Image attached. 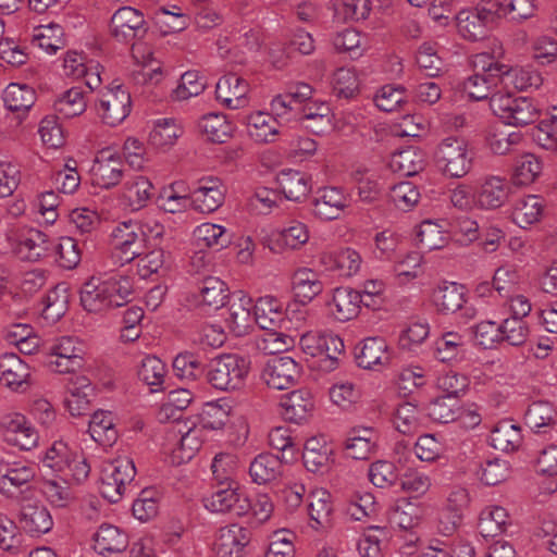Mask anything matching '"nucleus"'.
Here are the masks:
<instances>
[{
	"label": "nucleus",
	"instance_id": "nucleus-1",
	"mask_svg": "<svg viewBox=\"0 0 557 557\" xmlns=\"http://www.w3.org/2000/svg\"><path fill=\"white\" fill-rule=\"evenodd\" d=\"M133 294L128 276L113 274L104 281L91 277L81 288V304L89 312H102L126 305Z\"/></svg>",
	"mask_w": 557,
	"mask_h": 557
},
{
	"label": "nucleus",
	"instance_id": "nucleus-2",
	"mask_svg": "<svg viewBox=\"0 0 557 557\" xmlns=\"http://www.w3.org/2000/svg\"><path fill=\"white\" fill-rule=\"evenodd\" d=\"M250 362L237 354H224L211 360L206 377L219 391H234L244 385Z\"/></svg>",
	"mask_w": 557,
	"mask_h": 557
},
{
	"label": "nucleus",
	"instance_id": "nucleus-3",
	"mask_svg": "<svg viewBox=\"0 0 557 557\" xmlns=\"http://www.w3.org/2000/svg\"><path fill=\"white\" fill-rule=\"evenodd\" d=\"M36 476L35 467L18 461L10 453L0 449V493L7 498L25 499L30 482Z\"/></svg>",
	"mask_w": 557,
	"mask_h": 557
},
{
	"label": "nucleus",
	"instance_id": "nucleus-4",
	"mask_svg": "<svg viewBox=\"0 0 557 557\" xmlns=\"http://www.w3.org/2000/svg\"><path fill=\"white\" fill-rule=\"evenodd\" d=\"M493 113L504 123L512 126H525L539 116V109L533 100L510 94L494 92L490 99Z\"/></svg>",
	"mask_w": 557,
	"mask_h": 557
},
{
	"label": "nucleus",
	"instance_id": "nucleus-5",
	"mask_svg": "<svg viewBox=\"0 0 557 557\" xmlns=\"http://www.w3.org/2000/svg\"><path fill=\"white\" fill-rule=\"evenodd\" d=\"M136 475L134 461L128 457H120L110 462L103 470L100 493L110 503H117Z\"/></svg>",
	"mask_w": 557,
	"mask_h": 557
},
{
	"label": "nucleus",
	"instance_id": "nucleus-6",
	"mask_svg": "<svg viewBox=\"0 0 557 557\" xmlns=\"http://www.w3.org/2000/svg\"><path fill=\"white\" fill-rule=\"evenodd\" d=\"M438 169L450 177H463L471 169V158L462 139L448 137L443 139L435 152Z\"/></svg>",
	"mask_w": 557,
	"mask_h": 557
},
{
	"label": "nucleus",
	"instance_id": "nucleus-7",
	"mask_svg": "<svg viewBox=\"0 0 557 557\" xmlns=\"http://www.w3.org/2000/svg\"><path fill=\"white\" fill-rule=\"evenodd\" d=\"M96 110L102 122L110 126L121 124L131 113V94L122 85L100 90Z\"/></svg>",
	"mask_w": 557,
	"mask_h": 557
},
{
	"label": "nucleus",
	"instance_id": "nucleus-8",
	"mask_svg": "<svg viewBox=\"0 0 557 557\" xmlns=\"http://www.w3.org/2000/svg\"><path fill=\"white\" fill-rule=\"evenodd\" d=\"M112 248L114 256L122 264L129 263L140 257L145 243L138 221L120 222L112 231Z\"/></svg>",
	"mask_w": 557,
	"mask_h": 557
},
{
	"label": "nucleus",
	"instance_id": "nucleus-9",
	"mask_svg": "<svg viewBox=\"0 0 557 557\" xmlns=\"http://www.w3.org/2000/svg\"><path fill=\"white\" fill-rule=\"evenodd\" d=\"M92 184L111 189L119 185L125 176V165L122 158L110 149L101 150L90 169Z\"/></svg>",
	"mask_w": 557,
	"mask_h": 557
},
{
	"label": "nucleus",
	"instance_id": "nucleus-10",
	"mask_svg": "<svg viewBox=\"0 0 557 557\" xmlns=\"http://www.w3.org/2000/svg\"><path fill=\"white\" fill-rule=\"evenodd\" d=\"M301 367L289 356H274L269 359L261 372L263 382L273 389H286L300 376Z\"/></svg>",
	"mask_w": 557,
	"mask_h": 557
},
{
	"label": "nucleus",
	"instance_id": "nucleus-11",
	"mask_svg": "<svg viewBox=\"0 0 557 557\" xmlns=\"http://www.w3.org/2000/svg\"><path fill=\"white\" fill-rule=\"evenodd\" d=\"M1 425L8 443L17 446L22 450H30L37 446L38 432L22 413L12 412L3 416Z\"/></svg>",
	"mask_w": 557,
	"mask_h": 557
},
{
	"label": "nucleus",
	"instance_id": "nucleus-12",
	"mask_svg": "<svg viewBox=\"0 0 557 557\" xmlns=\"http://www.w3.org/2000/svg\"><path fill=\"white\" fill-rule=\"evenodd\" d=\"M205 507L211 512H230L242 517L249 512V498L231 485L220 487L203 498Z\"/></svg>",
	"mask_w": 557,
	"mask_h": 557
},
{
	"label": "nucleus",
	"instance_id": "nucleus-13",
	"mask_svg": "<svg viewBox=\"0 0 557 557\" xmlns=\"http://www.w3.org/2000/svg\"><path fill=\"white\" fill-rule=\"evenodd\" d=\"M225 190V186L218 177L200 178L190 195L194 209L201 213L214 212L223 205Z\"/></svg>",
	"mask_w": 557,
	"mask_h": 557
},
{
	"label": "nucleus",
	"instance_id": "nucleus-14",
	"mask_svg": "<svg viewBox=\"0 0 557 557\" xmlns=\"http://www.w3.org/2000/svg\"><path fill=\"white\" fill-rule=\"evenodd\" d=\"M348 207V198L341 188H319L311 200V212L321 221H333L341 218Z\"/></svg>",
	"mask_w": 557,
	"mask_h": 557
},
{
	"label": "nucleus",
	"instance_id": "nucleus-15",
	"mask_svg": "<svg viewBox=\"0 0 557 557\" xmlns=\"http://www.w3.org/2000/svg\"><path fill=\"white\" fill-rule=\"evenodd\" d=\"M433 357L448 364H458L465 361L469 354V342L466 335L456 331L443 332L433 342Z\"/></svg>",
	"mask_w": 557,
	"mask_h": 557
},
{
	"label": "nucleus",
	"instance_id": "nucleus-16",
	"mask_svg": "<svg viewBox=\"0 0 557 557\" xmlns=\"http://www.w3.org/2000/svg\"><path fill=\"white\" fill-rule=\"evenodd\" d=\"M248 82L235 73L223 75L216 83V100L226 109L237 110L248 104Z\"/></svg>",
	"mask_w": 557,
	"mask_h": 557
},
{
	"label": "nucleus",
	"instance_id": "nucleus-17",
	"mask_svg": "<svg viewBox=\"0 0 557 557\" xmlns=\"http://www.w3.org/2000/svg\"><path fill=\"white\" fill-rule=\"evenodd\" d=\"M14 249L20 259L37 262L50 256L53 242L40 230L29 228L18 235Z\"/></svg>",
	"mask_w": 557,
	"mask_h": 557
},
{
	"label": "nucleus",
	"instance_id": "nucleus-18",
	"mask_svg": "<svg viewBox=\"0 0 557 557\" xmlns=\"http://www.w3.org/2000/svg\"><path fill=\"white\" fill-rule=\"evenodd\" d=\"M250 542V531L233 523L219 530L214 547L221 557H242Z\"/></svg>",
	"mask_w": 557,
	"mask_h": 557
},
{
	"label": "nucleus",
	"instance_id": "nucleus-19",
	"mask_svg": "<svg viewBox=\"0 0 557 557\" xmlns=\"http://www.w3.org/2000/svg\"><path fill=\"white\" fill-rule=\"evenodd\" d=\"M30 371L16 354L5 352L0 356V381L14 392H24L29 386Z\"/></svg>",
	"mask_w": 557,
	"mask_h": 557
},
{
	"label": "nucleus",
	"instance_id": "nucleus-20",
	"mask_svg": "<svg viewBox=\"0 0 557 557\" xmlns=\"http://www.w3.org/2000/svg\"><path fill=\"white\" fill-rule=\"evenodd\" d=\"M361 305L370 304L362 299L361 292L350 287H337L333 292L332 301L329 304L333 317L341 322L349 321L359 314Z\"/></svg>",
	"mask_w": 557,
	"mask_h": 557
},
{
	"label": "nucleus",
	"instance_id": "nucleus-21",
	"mask_svg": "<svg viewBox=\"0 0 557 557\" xmlns=\"http://www.w3.org/2000/svg\"><path fill=\"white\" fill-rule=\"evenodd\" d=\"M281 416L289 422L301 423L307 420L314 408L312 394L305 388L296 389L282 396Z\"/></svg>",
	"mask_w": 557,
	"mask_h": 557
},
{
	"label": "nucleus",
	"instance_id": "nucleus-22",
	"mask_svg": "<svg viewBox=\"0 0 557 557\" xmlns=\"http://www.w3.org/2000/svg\"><path fill=\"white\" fill-rule=\"evenodd\" d=\"M356 360L360 368L379 370L389 363L388 345L383 337H368L356 351Z\"/></svg>",
	"mask_w": 557,
	"mask_h": 557
},
{
	"label": "nucleus",
	"instance_id": "nucleus-23",
	"mask_svg": "<svg viewBox=\"0 0 557 557\" xmlns=\"http://www.w3.org/2000/svg\"><path fill=\"white\" fill-rule=\"evenodd\" d=\"M144 25L143 13L132 7L120 8L111 17L112 35L123 41L135 38Z\"/></svg>",
	"mask_w": 557,
	"mask_h": 557
},
{
	"label": "nucleus",
	"instance_id": "nucleus-24",
	"mask_svg": "<svg viewBox=\"0 0 557 557\" xmlns=\"http://www.w3.org/2000/svg\"><path fill=\"white\" fill-rule=\"evenodd\" d=\"M18 521L21 528L32 536L48 533L53 527L49 510L40 504H26L21 507Z\"/></svg>",
	"mask_w": 557,
	"mask_h": 557
},
{
	"label": "nucleus",
	"instance_id": "nucleus-25",
	"mask_svg": "<svg viewBox=\"0 0 557 557\" xmlns=\"http://www.w3.org/2000/svg\"><path fill=\"white\" fill-rule=\"evenodd\" d=\"M252 308V299L243 293H239L237 300L232 302L226 322L236 336L248 334L256 324Z\"/></svg>",
	"mask_w": 557,
	"mask_h": 557
},
{
	"label": "nucleus",
	"instance_id": "nucleus-26",
	"mask_svg": "<svg viewBox=\"0 0 557 557\" xmlns=\"http://www.w3.org/2000/svg\"><path fill=\"white\" fill-rule=\"evenodd\" d=\"M249 137L259 144L272 143L278 134L280 122L271 113L256 111L244 120Z\"/></svg>",
	"mask_w": 557,
	"mask_h": 557
},
{
	"label": "nucleus",
	"instance_id": "nucleus-27",
	"mask_svg": "<svg viewBox=\"0 0 557 557\" xmlns=\"http://www.w3.org/2000/svg\"><path fill=\"white\" fill-rule=\"evenodd\" d=\"M256 324L262 330L274 331L285 321L283 304L274 296L259 297L253 305Z\"/></svg>",
	"mask_w": 557,
	"mask_h": 557
},
{
	"label": "nucleus",
	"instance_id": "nucleus-28",
	"mask_svg": "<svg viewBox=\"0 0 557 557\" xmlns=\"http://www.w3.org/2000/svg\"><path fill=\"white\" fill-rule=\"evenodd\" d=\"M94 548L102 555L122 553L128 545L127 534L113 524L103 523L94 534Z\"/></svg>",
	"mask_w": 557,
	"mask_h": 557
},
{
	"label": "nucleus",
	"instance_id": "nucleus-29",
	"mask_svg": "<svg viewBox=\"0 0 557 557\" xmlns=\"http://www.w3.org/2000/svg\"><path fill=\"white\" fill-rule=\"evenodd\" d=\"M292 288L301 304H308L323 292L324 285L318 272L300 268L292 276Z\"/></svg>",
	"mask_w": 557,
	"mask_h": 557
},
{
	"label": "nucleus",
	"instance_id": "nucleus-30",
	"mask_svg": "<svg viewBox=\"0 0 557 557\" xmlns=\"http://www.w3.org/2000/svg\"><path fill=\"white\" fill-rule=\"evenodd\" d=\"M466 287L455 282H443L433 290L432 300L443 314L456 313L465 302Z\"/></svg>",
	"mask_w": 557,
	"mask_h": 557
},
{
	"label": "nucleus",
	"instance_id": "nucleus-31",
	"mask_svg": "<svg viewBox=\"0 0 557 557\" xmlns=\"http://www.w3.org/2000/svg\"><path fill=\"white\" fill-rule=\"evenodd\" d=\"M168 369L165 363L153 355H146L137 366L139 381L149 386L150 392L157 393L164 388Z\"/></svg>",
	"mask_w": 557,
	"mask_h": 557
},
{
	"label": "nucleus",
	"instance_id": "nucleus-32",
	"mask_svg": "<svg viewBox=\"0 0 557 557\" xmlns=\"http://www.w3.org/2000/svg\"><path fill=\"white\" fill-rule=\"evenodd\" d=\"M228 298L226 284L215 276L206 277L199 287L198 305L210 312L222 308Z\"/></svg>",
	"mask_w": 557,
	"mask_h": 557
},
{
	"label": "nucleus",
	"instance_id": "nucleus-33",
	"mask_svg": "<svg viewBox=\"0 0 557 557\" xmlns=\"http://www.w3.org/2000/svg\"><path fill=\"white\" fill-rule=\"evenodd\" d=\"M277 183L285 198L292 201H300L311 189L310 177L304 172L292 169L281 171Z\"/></svg>",
	"mask_w": 557,
	"mask_h": 557
},
{
	"label": "nucleus",
	"instance_id": "nucleus-34",
	"mask_svg": "<svg viewBox=\"0 0 557 557\" xmlns=\"http://www.w3.org/2000/svg\"><path fill=\"white\" fill-rule=\"evenodd\" d=\"M544 212V199L537 195H528L518 199L512 211V221L521 228H528L540 222Z\"/></svg>",
	"mask_w": 557,
	"mask_h": 557
},
{
	"label": "nucleus",
	"instance_id": "nucleus-35",
	"mask_svg": "<svg viewBox=\"0 0 557 557\" xmlns=\"http://www.w3.org/2000/svg\"><path fill=\"white\" fill-rule=\"evenodd\" d=\"M509 195V185L500 176L486 177L478 191V202L481 208L496 209L502 207Z\"/></svg>",
	"mask_w": 557,
	"mask_h": 557
},
{
	"label": "nucleus",
	"instance_id": "nucleus-36",
	"mask_svg": "<svg viewBox=\"0 0 557 557\" xmlns=\"http://www.w3.org/2000/svg\"><path fill=\"white\" fill-rule=\"evenodd\" d=\"M88 432L91 438L103 447H111L117 440L114 417L111 411H96L89 420Z\"/></svg>",
	"mask_w": 557,
	"mask_h": 557
},
{
	"label": "nucleus",
	"instance_id": "nucleus-37",
	"mask_svg": "<svg viewBox=\"0 0 557 557\" xmlns=\"http://www.w3.org/2000/svg\"><path fill=\"white\" fill-rule=\"evenodd\" d=\"M180 438L172 450L173 461L183 463L189 461L201 448L203 443V428L193 426L187 431L178 429Z\"/></svg>",
	"mask_w": 557,
	"mask_h": 557
},
{
	"label": "nucleus",
	"instance_id": "nucleus-38",
	"mask_svg": "<svg viewBox=\"0 0 557 557\" xmlns=\"http://www.w3.org/2000/svg\"><path fill=\"white\" fill-rule=\"evenodd\" d=\"M278 456L264 453L260 454L250 462L249 475L257 484H267L274 481L282 473V462Z\"/></svg>",
	"mask_w": 557,
	"mask_h": 557
},
{
	"label": "nucleus",
	"instance_id": "nucleus-39",
	"mask_svg": "<svg viewBox=\"0 0 557 557\" xmlns=\"http://www.w3.org/2000/svg\"><path fill=\"white\" fill-rule=\"evenodd\" d=\"M508 523L509 513L506 508L488 505L480 512L478 528L482 536L494 537L505 532Z\"/></svg>",
	"mask_w": 557,
	"mask_h": 557
},
{
	"label": "nucleus",
	"instance_id": "nucleus-40",
	"mask_svg": "<svg viewBox=\"0 0 557 557\" xmlns=\"http://www.w3.org/2000/svg\"><path fill=\"white\" fill-rule=\"evenodd\" d=\"M321 262L329 265L330 270L339 271L341 275L352 276L361 267V256L351 248H345L336 252H324L320 257Z\"/></svg>",
	"mask_w": 557,
	"mask_h": 557
},
{
	"label": "nucleus",
	"instance_id": "nucleus-41",
	"mask_svg": "<svg viewBox=\"0 0 557 557\" xmlns=\"http://www.w3.org/2000/svg\"><path fill=\"white\" fill-rule=\"evenodd\" d=\"M332 448L322 438H309L304 447L302 460L308 471L323 472L331 461Z\"/></svg>",
	"mask_w": 557,
	"mask_h": 557
},
{
	"label": "nucleus",
	"instance_id": "nucleus-42",
	"mask_svg": "<svg viewBox=\"0 0 557 557\" xmlns=\"http://www.w3.org/2000/svg\"><path fill=\"white\" fill-rule=\"evenodd\" d=\"M193 236L197 246L201 248L221 250L231 244L230 232L219 224L202 223L195 228Z\"/></svg>",
	"mask_w": 557,
	"mask_h": 557
},
{
	"label": "nucleus",
	"instance_id": "nucleus-43",
	"mask_svg": "<svg viewBox=\"0 0 557 557\" xmlns=\"http://www.w3.org/2000/svg\"><path fill=\"white\" fill-rule=\"evenodd\" d=\"M524 419L535 433L546 434L556 426V410L548 401H535L529 406Z\"/></svg>",
	"mask_w": 557,
	"mask_h": 557
},
{
	"label": "nucleus",
	"instance_id": "nucleus-44",
	"mask_svg": "<svg viewBox=\"0 0 557 557\" xmlns=\"http://www.w3.org/2000/svg\"><path fill=\"white\" fill-rule=\"evenodd\" d=\"M490 443L497 450L513 451L522 443L521 429L510 421H502L492 430Z\"/></svg>",
	"mask_w": 557,
	"mask_h": 557
},
{
	"label": "nucleus",
	"instance_id": "nucleus-45",
	"mask_svg": "<svg viewBox=\"0 0 557 557\" xmlns=\"http://www.w3.org/2000/svg\"><path fill=\"white\" fill-rule=\"evenodd\" d=\"M153 186L150 181L143 175L129 176L123 189V197L132 210L144 208L152 195Z\"/></svg>",
	"mask_w": 557,
	"mask_h": 557
},
{
	"label": "nucleus",
	"instance_id": "nucleus-46",
	"mask_svg": "<svg viewBox=\"0 0 557 557\" xmlns=\"http://www.w3.org/2000/svg\"><path fill=\"white\" fill-rule=\"evenodd\" d=\"M199 127L212 143H226L233 135L234 126L222 113H209L201 117Z\"/></svg>",
	"mask_w": 557,
	"mask_h": 557
},
{
	"label": "nucleus",
	"instance_id": "nucleus-47",
	"mask_svg": "<svg viewBox=\"0 0 557 557\" xmlns=\"http://www.w3.org/2000/svg\"><path fill=\"white\" fill-rule=\"evenodd\" d=\"M2 99L5 108L12 112H26L36 101V92L28 85L11 83L3 90Z\"/></svg>",
	"mask_w": 557,
	"mask_h": 557
},
{
	"label": "nucleus",
	"instance_id": "nucleus-48",
	"mask_svg": "<svg viewBox=\"0 0 557 557\" xmlns=\"http://www.w3.org/2000/svg\"><path fill=\"white\" fill-rule=\"evenodd\" d=\"M502 82L500 74L481 75V73L469 76L462 84L463 91L472 100L480 101L494 95L493 90Z\"/></svg>",
	"mask_w": 557,
	"mask_h": 557
},
{
	"label": "nucleus",
	"instance_id": "nucleus-49",
	"mask_svg": "<svg viewBox=\"0 0 557 557\" xmlns=\"http://www.w3.org/2000/svg\"><path fill=\"white\" fill-rule=\"evenodd\" d=\"M543 164L539 157L534 153H523L517 158L512 181L513 184L527 186L532 184L542 173Z\"/></svg>",
	"mask_w": 557,
	"mask_h": 557
},
{
	"label": "nucleus",
	"instance_id": "nucleus-50",
	"mask_svg": "<svg viewBox=\"0 0 557 557\" xmlns=\"http://www.w3.org/2000/svg\"><path fill=\"white\" fill-rule=\"evenodd\" d=\"M183 128L173 119H160L149 134V143L161 149L173 146L182 136Z\"/></svg>",
	"mask_w": 557,
	"mask_h": 557
},
{
	"label": "nucleus",
	"instance_id": "nucleus-51",
	"mask_svg": "<svg viewBox=\"0 0 557 557\" xmlns=\"http://www.w3.org/2000/svg\"><path fill=\"white\" fill-rule=\"evenodd\" d=\"M389 523L401 530H410L420 522L418 506L407 498L398 499L388 513Z\"/></svg>",
	"mask_w": 557,
	"mask_h": 557
},
{
	"label": "nucleus",
	"instance_id": "nucleus-52",
	"mask_svg": "<svg viewBox=\"0 0 557 557\" xmlns=\"http://www.w3.org/2000/svg\"><path fill=\"white\" fill-rule=\"evenodd\" d=\"M424 153L414 147H408L393 154L392 166L404 176H413L424 169Z\"/></svg>",
	"mask_w": 557,
	"mask_h": 557
},
{
	"label": "nucleus",
	"instance_id": "nucleus-53",
	"mask_svg": "<svg viewBox=\"0 0 557 557\" xmlns=\"http://www.w3.org/2000/svg\"><path fill=\"white\" fill-rule=\"evenodd\" d=\"M87 101L81 87H72L54 101V109L64 117H74L85 112Z\"/></svg>",
	"mask_w": 557,
	"mask_h": 557
},
{
	"label": "nucleus",
	"instance_id": "nucleus-54",
	"mask_svg": "<svg viewBox=\"0 0 557 557\" xmlns=\"http://www.w3.org/2000/svg\"><path fill=\"white\" fill-rule=\"evenodd\" d=\"M531 136L541 148L557 152V108L553 109L548 119L532 128Z\"/></svg>",
	"mask_w": 557,
	"mask_h": 557
},
{
	"label": "nucleus",
	"instance_id": "nucleus-55",
	"mask_svg": "<svg viewBox=\"0 0 557 557\" xmlns=\"http://www.w3.org/2000/svg\"><path fill=\"white\" fill-rule=\"evenodd\" d=\"M77 450L69 446L64 441H55L45 453L41 459L44 467L55 472H65L69 462Z\"/></svg>",
	"mask_w": 557,
	"mask_h": 557
},
{
	"label": "nucleus",
	"instance_id": "nucleus-56",
	"mask_svg": "<svg viewBox=\"0 0 557 557\" xmlns=\"http://www.w3.org/2000/svg\"><path fill=\"white\" fill-rule=\"evenodd\" d=\"M426 414L438 423L456 421L459 414V401L449 396L436 397L428 405Z\"/></svg>",
	"mask_w": 557,
	"mask_h": 557
},
{
	"label": "nucleus",
	"instance_id": "nucleus-57",
	"mask_svg": "<svg viewBox=\"0 0 557 557\" xmlns=\"http://www.w3.org/2000/svg\"><path fill=\"white\" fill-rule=\"evenodd\" d=\"M333 94L337 98L350 99L359 92V79L357 73L350 67L337 69L332 78Z\"/></svg>",
	"mask_w": 557,
	"mask_h": 557
},
{
	"label": "nucleus",
	"instance_id": "nucleus-58",
	"mask_svg": "<svg viewBox=\"0 0 557 557\" xmlns=\"http://www.w3.org/2000/svg\"><path fill=\"white\" fill-rule=\"evenodd\" d=\"M53 250L57 255V262L59 267L65 270L75 269L82 260V250L76 239L70 236H64L59 239Z\"/></svg>",
	"mask_w": 557,
	"mask_h": 557
},
{
	"label": "nucleus",
	"instance_id": "nucleus-59",
	"mask_svg": "<svg viewBox=\"0 0 557 557\" xmlns=\"http://www.w3.org/2000/svg\"><path fill=\"white\" fill-rule=\"evenodd\" d=\"M384 527L372 525L358 541L357 549L361 557H383L382 541L387 537Z\"/></svg>",
	"mask_w": 557,
	"mask_h": 557
},
{
	"label": "nucleus",
	"instance_id": "nucleus-60",
	"mask_svg": "<svg viewBox=\"0 0 557 557\" xmlns=\"http://www.w3.org/2000/svg\"><path fill=\"white\" fill-rule=\"evenodd\" d=\"M430 325L425 321L409 323L398 337V346L401 350L416 351L429 337Z\"/></svg>",
	"mask_w": 557,
	"mask_h": 557
},
{
	"label": "nucleus",
	"instance_id": "nucleus-61",
	"mask_svg": "<svg viewBox=\"0 0 557 557\" xmlns=\"http://www.w3.org/2000/svg\"><path fill=\"white\" fill-rule=\"evenodd\" d=\"M333 511L331 495L325 490L312 492L309 496L308 512L311 520L323 527L331 520Z\"/></svg>",
	"mask_w": 557,
	"mask_h": 557
},
{
	"label": "nucleus",
	"instance_id": "nucleus-62",
	"mask_svg": "<svg viewBox=\"0 0 557 557\" xmlns=\"http://www.w3.org/2000/svg\"><path fill=\"white\" fill-rule=\"evenodd\" d=\"M498 10L510 21L523 22L534 16L536 0H498Z\"/></svg>",
	"mask_w": 557,
	"mask_h": 557
},
{
	"label": "nucleus",
	"instance_id": "nucleus-63",
	"mask_svg": "<svg viewBox=\"0 0 557 557\" xmlns=\"http://www.w3.org/2000/svg\"><path fill=\"white\" fill-rule=\"evenodd\" d=\"M206 89V79L197 71H187L181 76L180 84L172 91V98L178 101L188 100Z\"/></svg>",
	"mask_w": 557,
	"mask_h": 557
},
{
	"label": "nucleus",
	"instance_id": "nucleus-64",
	"mask_svg": "<svg viewBox=\"0 0 557 557\" xmlns=\"http://www.w3.org/2000/svg\"><path fill=\"white\" fill-rule=\"evenodd\" d=\"M459 34L471 41L482 39L486 35V25L469 9L461 10L456 16Z\"/></svg>",
	"mask_w": 557,
	"mask_h": 557
}]
</instances>
